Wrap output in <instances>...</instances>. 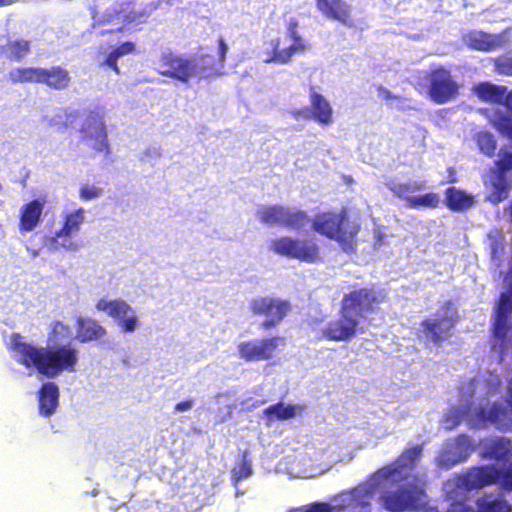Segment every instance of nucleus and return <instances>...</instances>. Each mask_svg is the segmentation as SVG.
<instances>
[{"label": "nucleus", "instance_id": "1", "mask_svg": "<svg viewBox=\"0 0 512 512\" xmlns=\"http://www.w3.org/2000/svg\"><path fill=\"white\" fill-rule=\"evenodd\" d=\"M73 331L69 324L54 321L47 333V343L39 346L28 342L20 333L10 336L9 350L16 362L26 369L53 379L62 373H73L79 363V350L73 344Z\"/></svg>", "mask_w": 512, "mask_h": 512}, {"label": "nucleus", "instance_id": "2", "mask_svg": "<svg viewBox=\"0 0 512 512\" xmlns=\"http://www.w3.org/2000/svg\"><path fill=\"white\" fill-rule=\"evenodd\" d=\"M309 223L314 232L338 243L347 254L357 249V236L361 231V221L358 214L343 206L339 211H322L311 220L308 213L301 209L285 206L283 227L291 230H303Z\"/></svg>", "mask_w": 512, "mask_h": 512}, {"label": "nucleus", "instance_id": "3", "mask_svg": "<svg viewBox=\"0 0 512 512\" xmlns=\"http://www.w3.org/2000/svg\"><path fill=\"white\" fill-rule=\"evenodd\" d=\"M386 299V291L375 285L354 287L343 295L338 318L322 328V338L334 342L352 340L361 331L360 326L367 316L377 312Z\"/></svg>", "mask_w": 512, "mask_h": 512}, {"label": "nucleus", "instance_id": "4", "mask_svg": "<svg viewBox=\"0 0 512 512\" xmlns=\"http://www.w3.org/2000/svg\"><path fill=\"white\" fill-rule=\"evenodd\" d=\"M227 51L228 46L222 37L218 39L216 56L201 54L198 58H190L174 51H165L156 61L155 71L160 76L188 84L194 78H205L221 69Z\"/></svg>", "mask_w": 512, "mask_h": 512}, {"label": "nucleus", "instance_id": "5", "mask_svg": "<svg viewBox=\"0 0 512 512\" xmlns=\"http://www.w3.org/2000/svg\"><path fill=\"white\" fill-rule=\"evenodd\" d=\"M423 454V446L415 445L407 447L388 465L379 468L373 473L372 478L378 485L386 481H407L416 469Z\"/></svg>", "mask_w": 512, "mask_h": 512}, {"label": "nucleus", "instance_id": "6", "mask_svg": "<svg viewBox=\"0 0 512 512\" xmlns=\"http://www.w3.org/2000/svg\"><path fill=\"white\" fill-rule=\"evenodd\" d=\"M511 313L512 299L509 294L501 293L494 310L491 327L494 339L492 350L498 353L500 361L504 360L511 342L508 337L512 331Z\"/></svg>", "mask_w": 512, "mask_h": 512}, {"label": "nucleus", "instance_id": "7", "mask_svg": "<svg viewBox=\"0 0 512 512\" xmlns=\"http://www.w3.org/2000/svg\"><path fill=\"white\" fill-rule=\"evenodd\" d=\"M249 310L253 316L263 318L260 328L268 331L276 328L287 317L292 304L286 299L262 296L250 301Z\"/></svg>", "mask_w": 512, "mask_h": 512}, {"label": "nucleus", "instance_id": "8", "mask_svg": "<svg viewBox=\"0 0 512 512\" xmlns=\"http://www.w3.org/2000/svg\"><path fill=\"white\" fill-rule=\"evenodd\" d=\"M270 249L275 254L305 263H314L320 260L319 246L307 239L279 237L271 242Z\"/></svg>", "mask_w": 512, "mask_h": 512}, {"label": "nucleus", "instance_id": "9", "mask_svg": "<svg viewBox=\"0 0 512 512\" xmlns=\"http://www.w3.org/2000/svg\"><path fill=\"white\" fill-rule=\"evenodd\" d=\"M285 345V337L272 336L243 341L238 344L237 349L239 357L245 362H259L274 358L277 350Z\"/></svg>", "mask_w": 512, "mask_h": 512}, {"label": "nucleus", "instance_id": "10", "mask_svg": "<svg viewBox=\"0 0 512 512\" xmlns=\"http://www.w3.org/2000/svg\"><path fill=\"white\" fill-rule=\"evenodd\" d=\"M287 37L292 40V44L286 48H281V39L271 40V49L264 52L265 63L288 64L293 56L306 50V44L298 32L297 20H291L287 26Z\"/></svg>", "mask_w": 512, "mask_h": 512}, {"label": "nucleus", "instance_id": "11", "mask_svg": "<svg viewBox=\"0 0 512 512\" xmlns=\"http://www.w3.org/2000/svg\"><path fill=\"white\" fill-rule=\"evenodd\" d=\"M419 495H424V489L416 482H407L394 490L384 491L379 501L389 512H405L413 503H416Z\"/></svg>", "mask_w": 512, "mask_h": 512}, {"label": "nucleus", "instance_id": "12", "mask_svg": "<svg viewBox=\"0 0 512 512\" xmlns=\"http://www.w3.org/2000/svg\"><path fill=\"white\" fill-rule=\"evenodd\" d=\"M80 133L84 139L94 141L92 148L95 152L106 155L110 153L103 109L96 108L88 111L81 125Z\"/></svg>", "mask_w": 512, "mask_h": 512}, {"label": "nucleus", "instance_id": "13", "mask_svg": "<svg viewBox=\"0 0 512 512\" xmlns=\"http://www.w3.org/2000/svg\"><path fill=\"white\" fill-rule=\"evenodd\" d=\"M428 81L429 96L437 104L447 103L456 98L459 93V86L451 72L442 66L430 70Z\"/></svg>", "mask_w": 512, "mask_h": 512}, {"label": "nucleus", "instance_id": "14", "mask_svg": "<svg viewBox=\"0 0 512 512\" xmlns=\"http://www.w3.org/2000/svg\"><path fill=\"white\" fill-rule=\"evenodd\" d=\"M98 311L105 312L109 317L117 321L123 333H131L136 330L139 321L131 306L122 299L107 300L101 298L95 305Z\"/></svg>", "mask_w": 512, "mask_h": 512}, {"label": "nucleus", "instance_id": "15", "mask_svg": "<svg viewBox=\"0 0 512 512\" xmlns=\"http://www.w3.org/2000/svg\"><path fill=\"white\" fill-rule=\"evenodd\" d=\"M495 169L491 171V192L487 199L498 204L509 196L511 184L507 178V172L512 170V154H501L495 163Z\"/></svg>", "mask_w": 512, "mask_h": 512}, {"label": "nucleus", "instance_id": "16", "mask_svg": "<svg viewBox=\"0 0 512 512\" xmlns=\"http://www.w3.org/2000/svg\"><path fill=\"white\" fill-rule=\"evenodd\" d=\"M84 221V208H78L65 214L61 228L50 238L51 246L54 248L63 247L67 250L76 249L77 246L72 242L71 236L80 231L81 225Z\"/></svg>", "mask_w": 512, "mask_h": 512}, {"label": "nucleus", "instance_id": "17", "mask_svg": "<svg viewBox=\"0 0 512 512\" xmlns=\"http://www.w3.org/2000/svg\"><path fill=\"white\" fill-rule=\"evenodd\" d=\"M458 319L456 313L440 318H427L420 323V326L425 336L435 346L440 347L445 341H448L452 337Z\"/></svg>", "mask_w": 512, "mask_h": 512}, {"label": "nucleus", "instance_id": "18", "mask_svg": "<svg viewBox=\"0 0 512 512\" xmlns=\"http://www.w3.org/2000/svg\"><path fill=\"white\" fill-rule=\"evenodd\" d=\"M500 468L495 465L471 467L461 477V485L467 490L481 489L499 482Z\"/></svg>", "mask_w": 512, "mask_h": 512}, {"label": "nucleus", "instance_id": "19", "mask_svg": "<svg viewBox=\"0 0 512 512\" xmlns=\"http://www.w3.org/2000/svg\"><path fill=\"white\" fill-rule=\"evenodd\" d=\"M462 40L471 50L480 52L497 50L505 43L502 34H491L482 30H470L463 35Z\"/></svg>", "mask_w": 512, "mask_h": 512}, {"label": "nucleus", "instance_id": "20", "mask_svg": "<svg viewBox=\"0 0 512 512\" xmlns=\"http://www.w3.org/2000/svg\"><path fill=\"white\" fill-rule=\"evenodd\" d=\"M309 102L311 120L322 127L330 126L334 122V111L330 102L319 93L314 86L309 89Z\"/></svg>", "mask_w": 512, "mask_h": 512}, {"label": "nucleus", "instance_id": "21", "mask_svg": "<svg viewBox=\"0 0 512 512\" xmlns=\"http://www.w3.org/2000/svg\"><path fill=\"white\" fill-rule=\"evenodd\" d=\"M46 203V196H42L30 200L21 207L18 224L20 232H31L38 226Z\"/></svg>", "mask_w": 512, "mask_h": 512}, {"label": "nucleus", "instance_id": "22", "mask_svg": "<svg viewBox=\"0 0 512 512\" xmlns=\"http://www.w3.org/2000/svg\"><path fill=\"white\" fill-rule=\"evenodd\" d=\"M70 72L61 65H54L51 67H40L39 69V84H43L46 87L62 91L69 88L71 84Z\"/></svg>", "mask_w": 512, "mask_h": 512}, {"label": "nucleus", "instance_id": "23", "mask_svg": "<svg viewBox=\"0 0 512 512\" xmlns=\"http://www.w3.org/2000/svg\"><path fill=\"white\" fill-rule=\"evenodd\" d=\"M59 387L55 382H44L38 392V410L43 417H50L57 411L59 406Z\"/></svg>", "mask_w": 512, "mask_h": 512}, {"label": "nucleus", "instance_id": "24", "mask_svg": "<svg viewBox=\"0 0 512 512\" xmlns=\"http://www.w3.org/2000/svg\"><path fill=\"white\" fill-rule=\"evenodd\" d=\"M372 493L366 487H355L341 495L340 507L343 509H359L361 512H370Z\"/></svg>", "mask_w": 512, "mask_h": 512}, {"label": "nucleus", "instance_id": "25", "mask_svg": "<svg viewBox=\"0 0 512 512\" xmlns=\"http://www.w3.org/2000/svg\"><path fill=\"white\" fill-rule=\"evenodd\" d=\"M512 454V441L506 437H493L482 443V457L490 460H504Z\"/></svg>", "mask_w": 512, "mask_h": 512}, {"label": "nucleus", "instance_id": "26", "mask_svg": "<svg viewBox=\"0 0 512 512\" xmlns=\"http://www.w3.org/2000/svg\"><path fill=\"white\" fill-rule=\"evenodd\" d=\"M77 339L80 343L97 341L107 334L106 329L95 319L78 317L76 320Z\"/></svg>", "mask_w": 512, "mask_h": 512}, {"label": "nucleus", "instance_id": "27", "mask_svg": "<svg viewBox=\"0 0 512 512\" xmlns=\"http://www.w3.org/2000/svg\"><path fill=\"white\" fill-rule=\"evenodd\" d=\"M32 43L24 38H9L4 45L0 46V54L11 62H22L30 55Z\"/></svg>", "mask_w": 512, "mask_h": 512}, {"label": "nucleus", "instance_id": "28", "mask_svg": "<svg viewBox=\"0 0 512 512\" xmlns=\"http://www.w3.org/2000/svg\"><path fill=\"white\" fill-rule=\"evenodd\" d=\"M317 9L326 17L346 23L351 9L345 0H315Z\"/></svg>", "mask_w": 512, "mask_h": 512}, {"label": "nucleus", "instance_id": "29", "mask_svg": "<svg viewBox=\"0 0 512 512\" xmlns=\"http://www.w3.org/2000/svg\"><path fill=\"white\" fill-rule=\"evenodd\" d=\"M445 205L453 212H462L474 205V198L467 192L450 186L445 190Z\"/></svg>", "mask_w": 512, "mask_h": 512}, {"label": "nucleus", "instance_id": "30", "mask_svg": "<svg viewBox=\"0 0 512 512\" xmlns=\"http://www.w3.org/2000/svg\"><path fill=\"white\" fill-rule=\"evenodd\" d=\"M507 87L490 82H480L474 86L476 96L485 103L502 104Z\"/></svg>", "mask_w": 512, "mask_h": 512}, {"label": "nucleus", "instance_id": "31", "mask_svg": "<svg viewBox=\"0 0 512 512\" xmlns=\"http://www.w3.org/2000/svg\"><path fill=\"white\" fill-rule=\"evenodd\" d=\"M452 446L461 452L464 450L465 455L452 456L450 450H445L440 454L438 458V463L440 467L449 469L455 464L463 461L466 458L468 449L470 448V440L466 435H459L458 437H456Z\"/></svg>", "mask_w": 512, "mask_h": 512}, {"label": "nucleus", "instance_id": "32", "mask_svg": "<svg viewBox=\"0 0 512 512\" xmlns=\"http://www.w3.org/2000/svg\"><path fill=\"white\" fill-rule=\"evenodd\" d=\"M39 69L40 67L21 66L11 69L8 72V81L12 85L36 83L39 84Z\"/></svg>", "mask_w": 512, "mask_h": 512}, {"label": "nucleus", "instance_id": "33", "mask_svg": "<svg viewBox=\"0 0 512 512\" xmlns=\"http://www.w3.org/2000/svg\"><path fill=\"white\" fill-rule=\"evenodd\" d=\"M478 512H511L509 503L501 498L494 497L493 494H484L476 501Z\"/></svg>", "mask_w": 512, "mask_h": 512}, {"label": "nucleus", "instance_id": "34", "mask_svg": "<svg viewBox=\"0 0 512 512\" xmlns=\"http://www.w3.org/2000/svg\"><path fill=\"white\" fill-rule=\"evenodd\" d=\"M135 51V43L132 41H125L113 48L106 56L103 65L112 69L116 74L120 73L117 61L120 57L132 54Z\"/></svg>", "mask_w": 512, "mask_h": 512}, {"label": "nucleus", "instance_id": "35", "mask_svg": "<svg viewBox=\"0 0 512 512\" xmlns=\"http://www.w3.org/2000/svg\"><path fill=\"white\" fill-rule=\"evenodd\" d=\"M284 205H270L257 211V216L262 224L283 227Z\"/></svg>", "mask_w": 512, "mask_h": 512}, {"label": "nucleus", "instance_id": "36", "mask_svg": "<svg viewBox=\"0 0 512 512\" xmlns=\"http://www.w3.org/2000/svg\"><path fill=\"white\" fill-rule=\"evenodd\" d=\"M263 413L268 421L288 420L296 416V406L284 405L282 402H278L265 408Z\"/></svg>", "mask_w": 512, "mask_h": 512}, {"label": "nucleus", "instance_id": "37", "mask_svg": "<svg viewBox=\"0 0 512 512\" xmlns=\"http://www.w3.org/2000/svg\"><path fill=\"white\" fill-rule=\"evenodd\" d=\"M488 239L490 241L489 246L491 250V257L494 261L497 262L496 265L500 266L501 259L505 254L506 247L503 232L498 229L491 230L488 233Z\"/></svg>", "mask_w": 512, "mask_h": 512}, {"label": "nucleus", "instance_id": "38", "mask_svg": "<svg viewBox=\"0 0 512 512\" xmlns=\"http://www.w3.org/2000/svg\"><path fill=\"white\" fill-rule=\"evenodd\" d=\"M389 190L398 198L404 199L408 203V199L412 198L410 194L421 191L424 188L423 182H390L387 184Z\"/></svg>", "mask_w": 512, "mask_h": 512}, {"label": "nucleus", "instance_id": "39", "mask_svg": "<svg viewBox=\"0 0 512 512\" xmlns=\"http://www.w3.org/2000/svg\"><path fill=\"white\" fill-rule=\"evenodd\" d=\"M479 416L492 424L498 425L507 420V409L495 402L489 408H481Z\"/></svg>", "mask_w": 512, "mask_h": 512}, {"label": "nucleus", "instance_id": "40", "mask_svg": "<svg viewBox=\"0 0 512 512\" xmlns=\"http://www.w3.org/2000/svg\"><path fill=\"white\" fill-rule=\"evenodd\" d=\"M150 13L146 9L142 10H131L126 12L122 16L123 26L118 28V32H122L124 27L137 28L138 26L147 22Z\"/></svg>", "mask_w": 512, "mask_h": 512}, {"label": "nucleus", "instance_id": "41", "mask_svg": "<svg viewBox=\"0 0 512 512\" xmlns=\"http://www.w3.org/2000/svg\"><path fill=\"white\" fill-rule=\"evenodd\" d=\"M440 204V197L437 193L429 192L421 196H414L408 199V207L412 209L431 208L435 209Z\"/></svg>", "mask_w": 512, "mask_h": 512}, {"label": "nucleus", "instance_id": "42", "mask_svg": "<svg viewBox=\"0 0 512 512\" xmlns=\"http://www.w3.org/2000/svg\"><path fill=\"white\" fill-rule=\"evenodd\" d=\"M477 145L483 154H485L489 157L494 156L496 148H497V142L491 133H489V132L479 133L477 135Z\"/></svg>", "mask_w": 512, "mask_h": 512}, {"label": "nucleus", "instance_id": "43", "mask_svg": "<svg viewBox=\"0 0 512 512\" xmlns=\"http://www.w3.org/2000/svg\"><path fill=\"white\" fill-rule=\"evenodd\" d=\"M253 473L252 465L250 460L247 459L246 455L243 456L240 463H238L231 471V479L234 484H237L242 479L251 476Z\"/></svg>", "mask_w": 512, "mask_h": 512}, {"label": "nucleus", "instance_id": "44", "mask_svg": "<svg viewBox=\"0 0 512 512\" xmlns=\"http://www.w3.org/2000/svg\"><path fill=\"white\" fill-rule=\"evenodd\" d=\"M494 128L503 136L512 140V118L504 113H499L493 120Z\"/></svg>", "mask_w": 512, "mask_h": 512}, {"label": "nucleus", "instance_id": "45", "mask_svg": "<svg viewBox=\"0 0 512 512\" xmlns=\"http://www.w3.org/2000/svg\"><path fill=\"white\" fill-rule=\"evenodd\" d=\"M493 63L498 74L512 76V57L499 56L494 59Z\"/></svg>", "mask_w": 512, "mask_h": 512}, {"label": "nucleus", "instance_id": "46", "mask_svg": "<svg viewBox=\"0 0 512 512\" xmlns=\"http://www.w3.org/2000/svg\"><path fill=\"white\" fill-rule=\"evenodd\" d=\"M102 193V188L93 185H82L79 189V197L84 201L99 198Z\"/></svg>", "mask_w": 512, "mask_h": 512}, {"label": "nucleus", "instance_id": "47", "mask_svg": "<svg viewBox=\"0 0 512 512\" xmlns=\"http://www.w3.org/2000/svg\"><path fill=\"white\" fill-rule=\"evenodd\" d=\"M408 512H438L437 508L431 506L427 501V495L424 492V495H419V499L416 503H413L411 507L407 510Z\"/></svg>", "mask_w": 512, "mask_h": 512}, {"label": "nucleus", "instance_id": "48", "mask_svg": "<svg viewBox=\"0 0 512 512\" xmlns=\"http://www.w3.org/2000/svg\"><path fill=\"white\" fill-rule=\"evenodd\" d=\"M498 483L504 489L512 491V461L505 468H500Z\"/></svg>", "mask_w": 512, "mask_h": 512}, {"label": "nucleus", "instance_id": "49", "mask_svg": "<svg viewBox=\"0 0 512 512\" xmlns=\"http://www.w3.org/2000/svg\"><path fill=\"white\" fill-rule=\"evenodd\" d=\"M306 512H333V508L328 503L317 502L312 504Z\"/></svg>", "mask_w": 512, "mask_h": 512}, {"label": "nucleus", "instance_id": "50", "mask_svg": "<svg viewBox=\"0 0 512 512\" xmlns=\"http://www.w3.org/2000/svg\"><path fill=\"white\" fill-rule=\"evenodd\" d=\"M291 115L295 119H311V113L309 107H302L291 111Z\"/></svg>", "mask_w": 512, "mask_h": 512}, {"label": "nucleus", "instance_id": "51", "mask_svg": "<svg viewBox=\"0 0 512 512\" xmlns=\"http://www.w3.org/2000/svg\"><path fill=\"white\" fill-rule=\"evenodd\" d=\"M193 403H194L193 399H186V400L180 401L175 405L174 410H175V412L188 411L192 408Z\"/></svg>", "mask_w": 512, "mask_h": 512}, {"label": "nucleus", "instance_id": "52", "mask_svg": "<svg viewBox=\"0 0 512 512\" xmlns=\"http://www.w3.org/2000/svg\"><path fill=\"white\" fill-rule=\"evenodd\" d=\"M501 105H504L512 114V90L509 92L506 90L504 101Z\"/></svg>", "mask_w": 512, "mask_h": 512}, {"label": "nucleus", "instance_id": "53", "mask_svg": "<svg viewBox=\"0 0 512 512\" xmlns=\"http://www.w3.org/2000/svg\"><path fill=\"white\" fill-rule=\"evenodd\" d=\"M455 512H478L475 511L472 507L470 506H467V505H464V504H459L456 508H455Z\"/></svg>", "mask_w": 512, "mask_h": 512}, {"label": "nucleus", "instance_id": "54", "mask_svg": "<svg viewBox=\"0 0 512 512\" xmlns=\"http://www.w3.org/2000/svg\"><path fill=\"white\" fill-rule=\"evenodd\" d=\"M451 421V425L448 426L449 429H453L459 424V419L456 416H447L446 422Z\"/></svg>", "mask_w": 512, "mask_h": 512}, {"label": "nucleus", "instance_id": "55", "mask_svg": "<svg viewBox=\"0 0 512 512\" xmlns=\"http://www.w3.org/2000/svg\"><path fill=\"white\" fill-rule=\"evenodd\" d=\"M448 172H449V180H448V182L449 183H455L457 181V179L455 177V170H454V168L450 167L448 169Z\"/></svg>", "mask_w": 512, "mask_h": 512}, {"label": "nucleus", "instance_id": "56", "mask_svg": "<svg viewBox=\"0 0 512 512\" xmlns=\"http://www.w3.org/2000/svg\"><path fill=\"white\" fill-rule=\"evenodd\" d=\"M508 277H509V288H510V291L512 292V263H511V266L509 269Z\"/></svg>", "mask_w": 512, "mask_h": 512}, {"label": "nucleus", "instance_id": "57", "mask_svg": "<svg viewBox=\"0 0 512 512\" xmlns=\"http://www.w3.org/2000/svg\"><path fill=\"white\" fill-rule=\"evenodd\" d=\"M15 0H0V7H4V6H7V5H10L14 2Z\"/></svg>", "mask_w": 512, "mask_h": 512}, {"label": "nucleus", "instance_id": "58", "mask_svg": "<svg viewBox=\"0 0 512 512\" xmlns=\"http://www.w3.org/2000/svg\"><path fill=\"white\" fill-rule=\"evenodd\" d=\"M509 210H510V217H511V221H512V202L509 205Z\"/></svg>", "mask_w": 512, "mask_h": 512}, {"label": "nucleus", "instance_id": "59", "mask_svg": "<svg viewBox=\"0 0 512 512\" xmlns=\"http://www.w3.org/2000/svg\"><path fill=\"white\" fill-rule=\"evenodd\" d=\"M387 92V98L390 97V91H386Z\"/></svg>", "mask_w": 512, "mask_h": 512}, {"label": "nucleus", "instance_id": "60", "mask_svg": "<svg viewBox=\"0 0 512 512\" xmlns=\"http://www.w3.org/2000/svg\"><path fill=\"white\" fill-rule=\"evenodd\" d=\"M129 512H140V511H129Z\"/></svg>", "mask_w": 512, "mask_h": 512}]
</instances>
